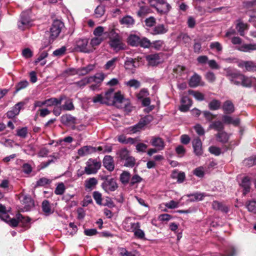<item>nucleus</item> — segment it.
I'll list each match as a JSON object with an SVG mask.
<instances>
[{
  "label": "nucleus",
  "instance_id": "obj_51",
  "mask_svg": "<svg viewBox=\"0 0 256 256\" xmlns=\"http://www.w3.org/2000/svg\"><path fill=\"white\" fill-rule=\"evenodd\" d=\"M220 107V102L218 100H213L208 104V108L212 110H218Z\"/></svg>",
  "mask_w": 256,
  "mask_h": 256
},
{
  "label": "nucleus",
  "instance_id": "obj_16",
  "mask_svg": "<svg viewBox=\"0 0 256 256\" xmlns=\"http://www.w3.org/2000/svg\"><path fill=\"white\" fill-rule=\"evenodd\" d=\"M76 120L75 117L69 114H64L60 117L61 122L66 126L74 124L76 123Z\"/></svg>",
  "mask_w": 256,
  "mask_h": 256
},
{
  "label": "nucleus",
  "instance_id": "obj_3",
  "mask_svg": "<svg viewBox=\"0 0 256 256\" xmlns=\"http://www.w3.org/2000/svg\"><path fill=\"white\" fill-rule=\"evenodd\" d=\"M128 44L132 46H140L144 48H149L150 41L146 37H140L135 34H131L128 38Z\"/></svg>",
  "mask_w": 256,
  "mask_h": 256
},
{
  "label": "nucleus",
  "instance_id": "obj_1",
  "mask_svg": "<svg viewBox=\"0 0 256 256\" xmlns=\"http://www.w3.org/2000/svg\"><path fill=\"white\" fill-rule=\"evenodd\" d=\"M104 34L108 36V44L114 51L118 52L126 49V45L122 42V38L116 32L114 28H108Z\"/></svg>",
  "mask_w": 256,
  "mask_h": 256
},
{
  "label": "nucleus",
  "instance_id": "obj_4",
  "mask_svg": "<svg viewBox=\"0 0 256 256\" xmlns=\"http://www.w3.org/2000/svg\"><path fill=\"white\" fill-rule=\"evenodd\" d=\"M104 180L102 184V187L107 192L115 191L118 188V184L116 180L110 178L108 176H104L101 178Z\"/></svg>",
  "mask_w": 256,
  "mask_h": 256
},
{
  "label": "nucleus",
  "instance_id": "obj_9",
  "mask_svg": "<svg viewBox=\"0 0 256 256\" xmlns=\"http://www.w3.org/2000/svg\"><path fill=\"white\" fill-rule=\"evenodd\" d=\"M18 26V28L22 30H24L31 26V20L27 14L25 12L21 14Z\"/></svg>",
  "mask_w": 256,
  "mask_h": 256
},
{
  "label": "nucleus",
  "instance_id": "obj_21",
  "mask_svg": "<svg viewBox=\"0 0 256 256\" xmlns=\"http://www.w3.org/2000/svg\"><path fill=\"white\" fill-rule=\"evenodd\" d=\"M114 89L110 88L107 92H106L104 96V99L106 102V104L108 105H112L114 104Z\"/></svg>",
  "mask_w": 256,
  "mask_h": 256
},
{
  "label": "nucleus",
  "instance_id": "obj_40",
  "mask_svg": "<svg viewBox=\"0 0 256 256\" xmlns=\"http://www.w3.org/2000/svg\"><path fill=\"white\" fill-rule=\"evenodd\" d=\"M246 206L248 212L256 214V200H248L246 202Z\"/></svg>",
  "mask_w": 256,
  "mask_h": 256
},
{
  "label": "nucleus",
  "instance_id": "obj_24",
  "mask_svg": "<svg viewBox=\"0 0 256 256\" xmlns=\"http://www.w3.org/2000/svg\"><path fill=\"white\" fill-rule=\"evenodd\" d=\"M240 186L243 188V194L246 195L250 191V182L248 176H245L242 180Z\"/></svg>",
  "mask_w": 256,
  "mask_h": 256
},
{
  "label": "nucleus",
  "instance_id": "obj_36",
  "mask_svg": "<svg viewBox=\"0 0 256 256\" xmlns=\"http://www.w3.org/2000/svg\"><path fill=\"white\" fill-rule=\"evenodd\" d=\"M238 50L244 52H250L256 50V44H244L239 46Z\"/></svg>",
  "mask_w": 256,
  "mask_h": 256
},
{
  "label": "nucleus",
  "instance_id": "obj_57",
  "mask_svg": "<svg viewBox=\"0 0 256 256\" xmlns=\"http://www.w3.org/2000/svg\"><path fill=\"white\" fill-rule=\"evenodd\" d=\"M124 100V96L121 94L120 92L114 93V104L112 105H116V103L120 104Z\"/></svg>",
  "mask_w": 256,
  "mask_h": 256
},
{
  "label": "nucleus",
  "instance_id": "obj_10",
  "mask_svg": "<svg viewBox=\"0 0 256 256\" xmlns=\"http://www.w3.org/2000/svg\"><path fill=\"white\" fill-rule=\"evenodd\" d=\"M20 201L24 205L22 208L24 212L29 211L34 207V201L29 196H22Z\"/></svg>",
  "mask_w": 256,
  "mask_h": 256
},
{
  "label": "nucleus",
  "instance_id": "obj_15",
  "mask_svg": "<svg viewBox=\"0 0 256 256\" xmlns=\"http://www.w3.org/2000/svg\"><path fill=\"white\" fill-rule=\"evenodd\" d=\"M96 152L95 147L86 146L78 150V154L80 156H83Z\"/></svg>",
  "mask_w": 256,
  "mask_h": 256
},
{
  "label": "nucleus",
  "instance_id": "obj_55",
  "mask_svg": "<svg viewBox=\"0 0 256 256\" xmlns=\"http://www.w3.org/2000/svg\"><path fill=\"white\" fill-rule=\"evenodd\" d=\"M65 186L62 182L60 183L56 186L54 193L57 195H62L64 194L65 191Z\"/></svg>",
  "mask_w": 256,
  "mask_h": 256
},
{
  "label": "nucleus",
  "instance_id": "obj_37",
  "mask_svg": "<svg viewBox=\"0 0 256 256\" xmlns=\"http://www.w3.org/2000/svg\"><path fill=\"white\" fill-rule=\"evenodd\" d=\"M116 155L122 160H124L130 156L129 150L126 148H122L118 150Z\"/></svg>",
  "mask_w": 256,
  "mask_h": 256
},
{
  "label": "nucleus",
  "instance_id": "obj_62",
  "mask_svg": "<svg viewBox=\"0 0 256 256\" xmlns=\"http://www.w3.org/2000/svg\"><path fill=\"white\" fill-rule=\"evenodd\" d=\"M28 82L26 80L20 82L16 86V90L15 92H17L20 90L26 88L28 86Z\"/></svg>",
  "mask_w": 256,
  "mask_h": 256
},
{
  "label": "nucleus",
  "instance_id": "obj_29",
  "mask_svg": "<svg viewBox=\"0 0 256 256\" xmlns=\"http://www.w3.org/2000/svg\"><path fill=\"white\" fill-rule=\"evenodd\" d=\"M98 184V180L95 178H90L86 179L84 182V186L86 190H91L94 188Z\"/></svg>",
  "mask_w": 256,
  "mask_h": 256
},
{
  "label": "nucleus",
  "instance_id": "obj_46",
  "mask_svg": "<svg viewBox=\"0 0 256 256\" xmlns=\"http://www.w3.org/2000/svg\"><path fill=\"white\" fill-rule=\"evenodd\" d=\"M188 93L192 96L198 100L202 101L204 100V95L199 92L190 90L188 91Z\"/></svg>",
  "mask_w": 256,
  "mask_h": 256
},
{
  "label": "nucleus",
  "instance_id": "obj_63",
  "mask_svg": "<svg viewBox=\"0 0 256 256\" xmlns=\"http://www.w3.org/2000/svg\"><path fill=\"white\" fill-rule=\"evenodd\" d=\"M25 102H20L16 104L12 108V110L17 115H18L20 112L21 109L24 106Z\"/></svg>",
  "mask_w": 256,
  "mask_h": 256
},
{
  "label": "nucleus",
  "instance_id": "obj_38",
  "mask_svg": "<svg viewBox=\"0 0 256 256\" xmlns=\"http://www.w3.org/2000/svg\"><path fill=\"white\" fill-rule=\"evenodd\" d=\"M65 100H66L64 102V104L61 106L63 108V110L70 111L74 110V106L72 102V100L67 98Z\"/></svg>",
  "mask_w": 256,
  "mask_h": 256
},
{
  "label": "nucleus",
  "instance_id": "obj_7",
  "mask_svg": "<svg viewBox=\"0 0 256 256\" xmlns=\"http://www.w3.org/2000/svg\"><path fill=\"white\" fill-rule=\"evenodd\" d=\"M88 40L86 38H80L76 42L75 50L84 53L92 52L90 46L88 45Z\"/></svg>",
  "mask_w": 256,
  "mask_h": 256
},
{
  "label": "nucleus",
  "instance_id": "obj_48",
  "mask_svg": "<svg viewBox=\"0 0 256 256\" xmlns=\"http://www.w3.org/2000/svg\"><path fill=\"white\" fill-rule=\"evenodd\" d=\"M118 60L117 58H114L107 62L104 66V68L106 70H113L116 66V62Z\"/></svg>",
  "mask_w": 256,
  "mask_h": 256
},
{
  "label": "nucleus",
  "instance_id": "obj_5",
  "mask_svg": "<svg viewBox=\"0 0 256 256\" xmlns=\"http://www.w3.org/2000/svg\"><path fill=\"white\" fill-rule=\"evenodd\" d=\"M101 167V162L96 160L89 159L84 168V172L87 174H95Z\"/></svg>",
  "mask_w": 256,
  "mask_h": 256
},
{
  "label": "nucleus",
  "instance_id": "obj_54",
  "mask_svg": "<svg viewBox=\"0 0 256 256\" xmlns=\"http://www.w3.org/2000/svg\"><path fill=\"white\" fill-rule=\"evenodd\" d=\"M126 84L130 87H133L136 89L138 88L140 86V83L139 81L135 79H132L127 82Z\"/></svg>",
  "mask_w": 256,
  "mask_h": 256
},
{
  "label": "nucleus",
  "instance_id": "obj_32",
  "mask_svg": "<svg viewBox=\"0 0 256 256\" xmlns=\"http://www.w3.org/2000/svg\"><path fill=\"white\" fill-rule=\"evenodd\" d=\"M134 22V20L132 16H126L120 20V24L126 25L127 27L132 26Z\"/></svg>",
  "mask_w": 256,
  "mask_h": 256
},
{
  "label": "nucleus",
  "instance_id": "obj_28",
  "mask_svg": "<svg viewBox=\"0 0 256 256\" xmlns=\"http://www.w3.org/2000/svg\"><path fill=\"white\" fill-rule=\"evenodd\" d=\"M216 137L218 142L222 144L226 143L229 138L228 134L224 130L218 132V134H216Z\"/></svg>",
  "mask_w": 256,
  "mask_h": 256
},
{
  "label": "nucleus",
  "instance_id": "obj_13",
  "mask_svg": "<svg viewBox=\"0 0 256 256\" xmlns=\"http://www.w3.org/2000/svg\"><path fill=\"white\" fill-rule=\"evenodd\" d=\"M168 31V26L164 24H158L151 30L150 34L152 35L163 34L167 32Z\"/></svg>",
  "mask_w": 256,
  "mask_h": 256
},
{
  "label": "nucleus",
  "instance_id": "obj_17",
  "mask_svg": "<svg viewBox=\"0 0 256 256\" xmlns=\"http://www.w3.org/2000/svg\"><path fill=\"white\" fill-rule=\"evenodd\" d=\"M150 143L153 146L159 150H162L165 146L164 140L160 137H152Z\"/></svg>",
  "mask_w": 256,
  "mask_h": 256
},
{
  "label": "nucleus",
  "instance_id": "obj_39",
  "mask_svg": "<svg viewBox=\"0 0 256 256\" xmlns=\"http://www.w3.org/2000/svg\"><path fill=\"white\" fill-rule=\"evenodd\" d=\"M140 223L138 222V226H136V230H134V234L136 238L140 240H144L145 239V234L144 230L140 228Z\"/></svg>",
  "mask_w": 256,
  "mask_h": 256
},
{
  "label": "nucleus",
  "instance_id": "obj_30",
  "mask_svg": "<svg viewBox=\"0 0 256 256\" xmlns=\"http://www.w3.org/2000/svg\"><path fill=\"white\" fill-rule=\"evenodd\" d=\"M152 12V10L148 6H140L138 10L136 12V14L138 17L142 18L151 13Z\"/></svg>",
  "mask_w": 256,
  "mask_h": 256
},
{
  "label": "nucleus",
  "instance_id": "obj_8",
  "mask_svg": "<svg viewBox=\"0 0 256 256\" xmlns=\"http://www.w3.org/2000/svg\"><path fill=\"white\" fill-rule=\"evenodd\" d=\"M151 120L152 117L150 116H145L144 118L141 119L137 124L130 126L129 128L130 132L133 134L140 132L144 126L148 124Z\"/></svg>",
  "mask_w": 256,
  "mask_h": 256
},
{
  "label": "nucleus",
  "instance_id": "obj_60",
  "mask_svg": "<svg viewBox=\"0 0 256 256\" xmlns=\"http://www.w3.org/2000/svg\"><path fill=\"white\" fill-rule=\"evenodd\" d=\"M144 23L146 26L152 28L156 24V20L154 16H150L144 20Z\"/></svg>",
  "mask_w": 256,
  "mask_h": 256
},
{
  "label": "nucleus",
  "instance_id": "obj_45",
  "mask_svg": "<svg viewBox=\"0 0 256 256\" xmlns=\"http://www.w3.org/2000/svg\"><path fill=\"white\" fill-rule=\"evenodd\" d=\"M16 218L18 220L19 222L22 224V226L26 227L27 224L30 222V218L28 217H25L20 214H18L16 215Z\"/></svg>",
  "mask_w": 256,
  "mask_h": 256
},
{
  "label": "nucleus",
  "instance_id": "obj_20",
  "mask_svg": "<svg viewBox=\"0 0 256 256\" xmlns=\"http://www.w3.org/2000/svg\"><path fill=\"white\" fill-rule=\"evenodd\" d=\"M146 60L148 62V64L154 66L159 63L160 58L158 54H149L146 56Z\"/></svg>",
  "mask_w": 256,
  "mask_h": 256
},
{
  "label": "nucleus",
  "instance_id": "obj_59",
  "mask_svg": "<svg viewBox=\"0 0 256 256\" xmlns=\"http://www.w3.org/2000/svg\"><path fill=\"white\" fill-rule=\"evenodd\" d=\"M104 6H98L95 10L94 14L96 17L100 18L104 15Z\"/></svg>",
  "mask_w": 256,
  "mask_h": 256
},
{
  "label": "nucleus",
  "instance_id": "obj_41",
  "mask_svg": "<svg viewBox=\"0 0 256 256\" xmlns=\"http://www.w3.org/2000/svg\"><path fill=\"white\" fill-rule=\"evenodd\" d=\"M105 78V75L104 73H98L96 74L94 76H90L89 78L90 79V82H94L96 83H98L100 84H101L102 82L104 80Z\"/></svg>",
  "mask_w": 256,
  "mask_h": 256
},
{
  "label": "nucleus",
  "instance_id": "obj_53",
  "mask_svg": "<svg viewBox=\"0 0 256 256\" xmlns=\"http://www.w3.org/2000/svg\"><path fill=\"white\" fill-rule=\"evenodd\" d=\"M103 39L100 37H95L91 40L90 44L91 48L93 50L94 46L100 45L102 42Z\"/></svg>",
  "mask_w": 256,
  "mask_h": 256
},
{
  "label": "nucleus",
  "instance_id": "obj_27",
  "mask_svg": "<svg viewBox=\"0 0 256 256\" xmlns=\"http://www.w3.org/2000/svg\"><path fill=\"white\" fill-rule=\"evenodd\" d=\"M139 222H132L129 220H126L124 224V229L128 232H134Z\"/></svg>",
  "mask_w": 256,
  "mask_h": 256
},
{
  "label": "nucleus",
  "instance_id": "obj_49",
  "mask_svg": "<svg viewBox=\"0 0 256 256\" xmlns=\"http://www.w3.org/2000/svg\"><path fill=\"white\" fill-rule=\"evenodd\" d=\"M164 44V42L162 40H157L150 42V48L151 47L156 50H160L162 48L163 45Z\"/></svg>",
  "mask_w": 256,
  "mask_h": 256
},
{
  "label": "nucleus",
  "instance_id": "obj_52",
  "mask_svg": "<svg viewBox=\"0 0 256 256\" xmlns=\"http://www.w3.org/2000/svg\"><path fill=\"white\" fill-rule=\"evenodd\" d=\"M28 134V129L27 127H23L16 130V136H18L25 138Z\"/></svg>",
  "mask_w": 256,
  "mask_h": 256
},
{
  "label": "nucleus",
  "instance_id": "obj_33",
  "mask_svg": "<svg viewBox=\"0 0 256 256\" xmlns=\"http://www.w3.org/2000/svg\"><path fill=\"white\" fill-rule=\"evenodd\" d=\"M172 177L173 178H176L178 182L182 183L184 180L186 175L184 172H178V171L174 170L172 173Z\"/></svg>",
  "mask_w": 256,
  "mask_h": 256
},
{
  "label": "nucleus",
  "instance_id": "obj_34",
  "mask_svg": "<svg viewBox=\"0 0 256 256\" xmlns=\"http://www.w3.org/2000/svg\"><path fill=\"white\" fill-rule=\"evenodd\" d=\"M209 128L211 129H214L218 132H221L224 129V125L222 122L217 120L212 122L210 124L209 126Z\"/></svg>",
  "mask_w": 256,
  "mask_h": 256
},
{
  "label": "nucleus",
  "instance_id": "obj_6",
  "mask_svg": "<svg viewBox=\"0 0 256 256\" xmlns=\"http://www.w3.org/2000/svg\"><path fill=\"white\" fill-rule=\"evenodd\" d=\"M64 26L63 22L59 20H55L54 21L50 30V41L52 42L58 36Z\"/></svg>",
  "mask_w": 256,
  "mask_h": 256
},
{
  "label": "nucleus",
  "instance_id": "obj_12",
  "mask_svg": "<svg viewBox=\"0 0 256 256\" xmlns=\"http://www.w3.org/2000/svg\"><path fill=\"white\" fill-rule=\"evenodd\" d=\"M103 165L108 171L112 172L114 169V163L113 158L111 156H106L103 159Z\"/></svg>",
  "mask_w": 256,
  "mask_h": 256
},
{
  "label": "nucleus",
  "instance_id": "obj_50",
  "mask_svg": "<svg viewBox=\"0 0 256 256\" xmlns=\"http://www.w3.org/2000/svg\"><path fill=\"white\" fill-rule=\"evenodd\" d=\"M0 218L4 221H7L9 218V216L6 212V207L0 204Z\"/></svg>",
  "mask_w": 256,
  "mask_h": 256
},
{
  "label": "nucleus",
  "instance_id": "obj_14",
  "mask_svg": "<svg viewBox=\"0 0 256 256\" xmlns=\"http://www.w3.org/2000/svg\"><path fill=\"white\" fill-rule=\"evenodd\" d=\"M124 68L126 70H128L132 73H134L135 69L140 66V64H137L134 62L133 58L126 57L124 62Z\"/></svg>",
  "mask_w": 256,
  "mask_h": 256
},
{
  "label": "nucleus",
  "instance_id": "obj_61",
  "mask_svg": "<svg viewBox=\"0 0 256 256\" xmlns=\"http://www.w3.org/2000/svg\"><path fill=\"white\" fill-rule=\"evenodd\" d=\"M210 152L216 156H220L222 153V150L220 148L216 146H210L208 148Z\"/></svg>",
  "mask_w": 256,
  "mask_h": 256
},
{
  "label": "nucleus",
  "instance_id": "obj_19",
  "mask_svg": "<svg viewBox=\"0 0 256 256\" xmlns=\"http://www.w3.org/2000/svg\"><path fill=\"white\" fill-rule=\"evenodd\" d=\"M222 120L224 123L226 124H232L235 126H238L240 124V120L238 118L234 119L232 116L228 115H223Z\"/></svg>",
  "mask_w": 256,
  "mask_h": 256
},
{
  "label": "nucleus",
  "instance_id": "obj_35",
  "mask_svg": "<svg viewBox=\"0 0 256 256\" xmlns=\"http://www.w3.org/2000/svg\"><path fill=\"white\" fill-rule=\"evenodd\" d=\"M94 66L92 64H88L86 66L78 68V74L80 76H84L94 69Z\"/></svg>",
  "mask_w": 256,
  "mask_h": 256
},
{
  "label": "nucleus",
  "instance_id": "obj_31",
  "mask_svg": "<svg viewBox=\"0 0 256 256\" xmlns=\"http://www.w3.org/2000/svg\"><path fill=\"white\" fill-rule=\"evenodd\" d=\"M201 76L197 74H194L189 80V86L192 88L198 86L201 81Z\"/></svg>",
  "mask_w": 256,
  "mask_h": 256
},
{
  "label": "nucleus",
  "instance_id": "obj_56",
  "mask_svg": "<svg viewBox=\"0 0 256 256\" xmlns=\"http://www.w3.org/2000/svg\"><path fill=\"white\" fill-rule=\"evenodd\" d=\"M124 160H126V162L124 164V166L126 167L132 168L135 164L136 160L134 157L132 156H130L128 158H126V159H125Z\"/></svg>",
  "mask_w": 256,
  "mask_h": 256
},
{
  "label": "nucleus",
  "instance_id": "obj_47",
  "mask_svg": "<svg viewBox=\"0 0 256 256\" xmlns=\"http://www.w3.org/2000/svg\"><path fill=\"white\" fill-rule=\"evenodd\" d=\"M91 78H89V77H86V78H82V80H81L80 81L74 82V84L76 86H78L80 88H82L84 86H85L86 84H88L90 82Z\"/></svg>",
  "mask_w": 256,
  "mask_h": 256
},
{
  "label": "nucleus",
  "instance_id": "obj_26",
  "mask_svg": "<svg viewBox=\"0 0 256 256\" xmlns=\"http://www.w3.org/2000/svg\"><path fill=\"white\" fill-rule=\"evenodd\" d=\"M42 208L43 212L46 216H49L54 212V210L52 208L50 202L47 200H44L42 202Z\"/></svg>",
  "mask_w": 256,
  "mask_h": 256
},
{
  "label": "nucleus",
  "instance_id": "obj_11",
  "mask_svg": "<svg viewBox=\"0 0 256 256\" xmlns=\"http://www.w3.org/2000/svg\"><path fill=\"white\" fill-rule=\"evenodd\" d=\"M192 147L194 152L196 155L200 156L202 154L203 150L202 149V142L199 138H194L192 142Z\"/></svg>",
  "mask_w": 256,
  "mask_h": 256
},
{
  "label": "nucleus",
  "instance_id": "obj_44",
  "mask_svg": "<svg viewBox=\"0 0 256 256\" xmlns=\"http://www.w3.org/2000/svg\"><path fill=\"white\" fill-rule=\"evenodd\" d=\"M238 79L242 80V85L243 86L250 87L252 86V80L251 78L246 77L243 75V76H240Z\"/></svg>",
  "mask_w": 256,
  "mask_h": 256
},
{
  "label": "nucleus",
  "instance_id": "obj_25",
  "mask_svg": "<svg viewBox=\"0 0 256 256\" xmlns=\"http://www.w3.org/2000/svg\"><path fill=\"white\" fill-rule=\"evenodd\" d=\"M212 206L214 210H219L224 213H227L229 210V208L227 206L222 202L216 200L213 202Z\"/></svg>",
  "mask_w": 256,
  "mask_h": 256
},
{
  "label": "nucleus",
  "instance_id": "obj_43",
  "mask_svg": "<svg viewBox=\"0 0 256 256\" xmlns=\"http://www.w3.org/2000/svg\"><path fill=\"white\" fill-rule=\"evenodd\" d=\"M248 25L243 22H240L236 25V29L241 36H244V30H248Z\"/></svg>",
  "mask_w": 256,
  "mask_h": 256
},
{
  "label": "nucleus",
  "instance_id": "obj_58",
  "mask_svg": "<svg viewBox=\"0 0 256 256\" xmlns=\"http://www.w3.org/2000/svg\"><path fill=\"white\" fill-rule=\"evenodd\" d=\"M244 65L248 71H255L256 70V64L252 62H246Z\"/></svg>",
  "mask_w": 256,
  "mask_h": 256
},
{
  "label": "nucleus",
  "instance_id": "obj_18",
  "mask_svg": "<svg viewBox=\"0 0 256 256\" xmlns=\"http://www.w3.org/2000/svg\"><path fill=\"white\" fill-rule=\"evenodd\" d=\"M66 98V96L64 94H62L58 98H51L47 99L48 106H56L60 105L63 100Z\"/></svg>",
  "mask_w": 256,
  "mask_h": 256
},
{
  "label": "nucleus",
  "instance_id": "obj_2",
  "mask_svg": "<svg viewBox=\"0 0 256 256\" xmlns=\"http://www.w3.org/2000/svg\"><path fill=\"white\" fill-rule=\"evenodd\" d=\"M151 7L154 8L161 15L167 14L172 7L166 0H147Z\"/></svg>",
  "mask_w": 256,
  "mask_h": 256
},
{
  "label": "nucleus",
  "instance_id": "obj_22",
  "mask_svg": "<svg viewBox=\"0 0 256 256\" xmlns=\"http://www.w3.org/2000/svg\"><path fill=\"white\" fill-rule=\"evenodd\" d=\"M222 108L226 114H230L234 112V107L230 100L226 101L222 106Z\"/></svg>",
  "mask_w": 256,
  "mask_h": 256
},
{
  "label": "nucleus",
  "instance_id": "obj_23",
  "mask_svg": "<svg viewBox=\"0 0 256 256\" xmlns=\"http://www.w3.org/2000/svg\"><path fill=\"white\" fill-rule=\"evenodd\" d=\"M246 15L248 16V21L254 26L256 27V8H248Z\"/></svg>",
  "mask_w": 256,
  "mask_h": 256
},
{
  "label": "nucleus",
  "instance_id": "obj_42",
  "mask_svg": "<svg viewBox=\"0 0 256 256\" xmlns=\"http://www.w3.org/2000/svg\"><path fill=\"white\" fill-rule=\"evenodd\" d=\"M130 178V174L127 171H124L120 175V180L124 184L128 183Z\"/></svg>",
  "mask_w": 256,
  "mask_h": 256
},
{
  "label": "nucleus",
  "instance_id": "obj_64",
  "mask_svg": "<svg viewBox=\"0 0 256 256\" xmlns=\"http://www.w3.org/2000/svg\"><path fill=\"white\" fill-rule=\"evenodd\" d=\"M194 174L199 178H203L204 175V168L202 166L196 168L194 170Z\"/></svg>",
  "mask_w": 256,
  "mask_h": 256
}]
</instances>
